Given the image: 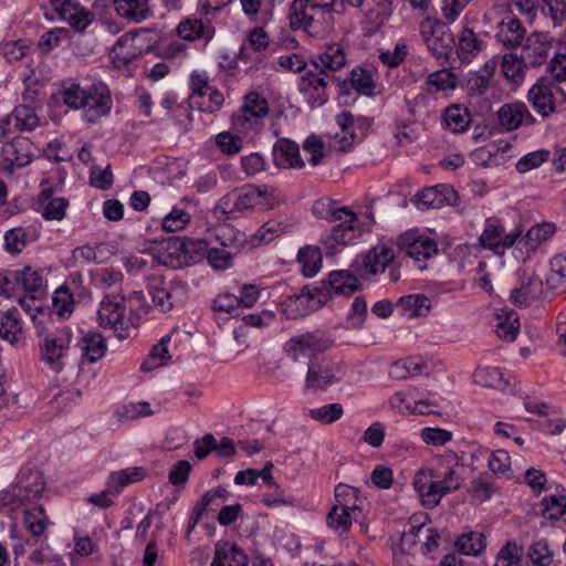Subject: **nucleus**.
Instances as JSON below:
<instances>
[{"mask_svg": "<svg viewBox=\"0 0 566 566\" xmlns=\"http://www.w3.org/2000/svg\"><path fill=\"white\" fill-rule=\"evenodd\" d=\"M463 465L454 452H448L438 460L436 469L420 468L412 481L421 504L427 509L438 506L441 499L460 489L462 478L458 471Z\"/></svg>", "mask_w": 566, "mask_h": 566, "instance_id": "f257e3e1", "label": "nucleus"}, {"mask_svg": "<svg viewBox=\"0 0 566 566\" xmlns=\"http://www.w3.org/2000/svg\"><path fill=\"white\" fill-rule=\"evenodd\" d=\"M350 0H293L290 9V24L314 38L329 34Z\"/></svg>", "mask_w": 566, "mask_h": 566, "instance_id": "f03ea898", "label": "nucleus"}, {"mask_svg": "<svg viewBox=\"0 0 566 566\" xmlns=\"http://www.w3.org/2000/svg\"><path fill=\"white\" fill-rule=\"evenodd\" d=\"M144 303L145 296L142 292L128 295L107 294L97 308L98 325L111 329L118 339L129 338L139 325L138 310Z\"/></svg>", "mask_w": 566, "mask_h": 566, "instance_id": "7ed1b4c3", "label": "nucleus"}, {"mask_svg": "<svg viewBox=\"0 0 566 566\" xmlns=\"http://www.w3.org/2000/svg\"><path fill=\"white\" fill-rule=\"evenodd\" d=\"M338 132L331 138L329 147L324 139L311 134L303 142V150L308 156L312 166H318L329 151V148L337 151H349L354 145V117L350 112L343 111L336 116Z\"/></svg>", "mask_w": 566, "mask_h": 566, "instance_id": "20e7f679", "label": "nucleus"}, {"mask_svg": "<svg viewBox=\"0 0 566 566\" xmlns=\"http://www.w3.org/2000/svg\"><path fill=\"white\" fill-rule=\"evenodd\" d=\"M214 240L221 248L216 247L211 240L207 260L211 268L221 271L231 268L233 255L239 253L248 242L242 231L229 224L216 229Z\"/></svg>", "mask_w": 566, "mask_h": 566, "instance_id": "39448f33", "label": "nucleus"}, {"mask_svg": "<svg viewBox=\"0 0 566 566\" xmlns=\"http://www.w3.org/2000/svg\"><path fill=\"white\" fill-rule=\"evenodd\" d=\"M283 201L280 190L273 186H247L240 191L227 196L224 203L231 202V211L260 210L269 211L275 209Z\"/></svg>", "mask_w": 566, "mask_h": 566, "instance_id": "423d86ee", "label": "nucleus"}, {"mask_svg": "<svg viewBox=\"0 0 566 566\" xmlns=\"http://www.w3.org/2000/svg\"><path fill=\"white\" fill-rule=\"evenodd\" d=\"M72 342L73 331L69 326L45 334L39 344L41 363L50 371L61 373L65 366Z\"/></svg>", "mask_w": 566, "mask_h": 566, "instance_id": "0eeeda50", "label": "nucleus"}, {"mask_svg": "<svg viewBox=\"0 0 566 566\" xmlns=\"http://www.w3.org/2000/svg\"><path fill=\"white\" fill-rule=\"evenodd\" d=\"M43 474L38 470L22 469L18 482L0 493L3 506H28L39 500L44 491Z\"/></svg>", "mask_w": 566, "mask_h": 566, "instance_id": "6e6552de", "label": "nucleus"}, {"mask_svg": "<svg viewBox=\"0 0 566 566\" xmlns=\"http://www.w3.org/2000/svg\"><path fill=\"white\" fill-rule=\"evenodd\" d=\"M329 293L325 282L306 285L298 294L290 296L284 304L289 318H297L317 311L328 300Z\"/></svg>", "mask_w": 566, "mask_h": 566, "instance_id": "1a4fd4ad", "label": "nucleus"}, {"mask_svg": "<svg viewBox=\"0 0 566 566\" xmlns=\"http://www.w3.org/2000/svg\"><path fill=\"white\" fill-rule=\"evenodd\" d=\"M344 375L345 367L340 359L311 361L304 379V390L312 392L325 391L340 381Z\"/></svg>", "mask_w": 566, "mask_h": 566, "instance_id": "9d476101", "label": "nucleus"}, {"mask_svg": "<svg viewBox=\"0 0 566 566\" xmlns=\"http://www.w3.org/2000/svg\"><path fill=\"white\" fill-rule=\"evenodd\" d=\"M419 32L428 50L439 60L447 57L455 43L450 28L429 17L420 21Z\"/></svg>", "mask_w": 566, "mask_h": 566, "instance_id": "9b49d317", "label": "nucleus"}, {"mask_svg": "<svg viewBox=\"0 0 566 566\" xmlns=\"http://www.w3.org/2000/svg\"><path fill=\"white\" fill-rule=\"evenodd\" d=\"M46 10L53 13L44 12L46 20H61L67 22L74 30L83 31L93 21L92 13L82 7L76 0H46Z\"/></svg>", "mask_w": 566, "mask_h": 566, "instance_id": "f8f14e48", "label": "nucleus"}, {"mask_svg": "<svg viewBox=\"0 0 566 566\" xmlns=\"http://www.w3.org/2000/svg\"><path fill=\"white\" fill-rule=\"evenodd\" d=\"M113 106L111 91L105 82L94 81L85 83L83 102V119L95 123L101 117L109 114Z\"/></svg>", "mask_w": 566, "mask_h": 566, "instance_id": "ddd939ff", "label": "nucleus"}, {"mask_svg": "<svg viewBox=\"0 0 566 566\" xmlns=\"http://www.w3.org/2000/svg\"><path fill=\"white\" fill-rule=\"evenodd\" d=\"M396 243L400 253L417 263H424L439 253L437 242L418 229L401 233Z\"/></svg>", "mask_w": 566, "mask_h": 566, "instance_id": "4468645a", "label": "nucleus"}, {"mask_svg": "<svg viewBox=\"0 0 566 566\" xmlns=\"http://www.w3.org/2000/svg\"><path fill=\"white\" fill-rule=\"evenodd\" d=\"M268 112L266 99L258 92H250L244 96L240 113L233 118V126L242 133L253 130L259 119L264 117Z\"/></svg>", "mask_w": 566, "mask_h": 566, "instance_id": "2eb2a0df", "label": "nucleus"}, {"mask_svg": "<svg viewBox=\"0 0 566 566\" xmlns=\"http://www.w3.org/2000/svg\"><path fill=\"white\" fill-rule=\"evenodd\" d=\"M353 497V486L339 483L335 488V504L327 516L329 527L339 533H344L349 530L352 524L350 512L353 510L349 504Z\"/></svg>", "mask_w": 566, "mask_h": 566, "instance_id": "dca6fc26", "label": "nucleus"}, {"mask_svg": "<svg viewBox=\"0 0 566 566\" xmlns=\"http://www.w3.org/2000/svg\"><path fill=\"white\" fill-rule=\"evenodd\" d=\"M329 347L328 339L319 334H303L292 337L283 345V352L293 361L297 363L303 358L311 357Z\"/></svg>", "mask_w": 566, "mask_h": 566, "instance_id": "f3484780", "label": "nucleus"}, {"mask_svg": "<svg viewBox=\"0 0 566 566\" xmlns=\"http://www.w3.org/2000/svg\"><path fill=\"white\" fill-rule=\"evenodd\" d=\"M459 199L454 188L447 184L424 188L418 191L412 202L420 210L438 209L444 206H454Z\"/></svg>", "mask_w": 566, "mask_h": 566, "instance_id": "a211bd4d", "label": "nucleus"}, {"mask_svg": "<svg viewBox=\"0 0 566 566\" xmlns=\"http://www.w3.org/2000/svg\"><path fill=\"white\" fill-rule=\"evenodd\" d=\"M521 234L522 230L518 228L510 233H504L502 226L488 219L479 241L483 248L493 251L495 254H503L505 250L514 245Z\"/></svg>", "mask_w": 566, "mask_h": 566, "instance_id": "6ab92c4d", "label": "nucleus"}, {"mask_svg": "<svg viewBox=\"0 0 566 566\" xmlns=\"http://www.w3.org/2000/svg\"><path fill=\"white\" fill-rule=\"evenodd\" d=\"M185 334L178 327L172 328L164 335L159 342L153 346L147 357L144 359L140 368L143 371H153L169 365L172 360L170 344H176L180 336Z\"/></svg>", "mask_w": 566, "mask_h": 566, "instance_id": "aec40b11", "label": "nucleus"}, {"mask_svg": "<svg viewBox=\"0 0 566 566\" xmlns=\"http://www.w3.org/2000/svg\"><path fill=\"white\" fill-rule=\"evenodd\" d=\"M12 277L27 295L34 300H43L48 293V284L40 269L25 265L12 271Z\"/></svg>", "mask_w": 566, "mask_h": 566, "instance_id": "412c9836", "label": "nucleus"}, {"mask_svg": "<svg viewBox=\"0 0 566 566\" xmlns=\"http://www.w3.org/2000/svg\"><path fill=\"white\" fill-rule=\"evenodd\" d=\"M151 254L158 263L165 266L178 269L186 265L181 238H169L156 243L151 248Z\"/></svg>", "mask_w": 566, "mask_h": 566, "instance_id": "4be33fe9", "label": "nucleus"}, {"mask_svg": "<svg viewBox=\"0 0 566 566\" xmlns=\"http://www.w3.org/2000/svg\"><path fill=\"white\" fill-rule=\"evenodd\" d=\"M495 36L497 42L504 48L515 49L523 44L526 36V29L510 10V12L499 22Z\"/></svg>", "mask_w": 566, "mask_h": 566, "instance_id": "5701e85b", "label": "nucleus"}, {"mask_svg": "<svg viewBox=\"0 0 566 566\" xmlns=\"http://www.w3.org/2000/svg\"><path fill=\"white\" fill-rule=\"evenodd\" d=\"M148 290L154 305L163 313L169 312L181 302L185 294L184 286L172 282L150 284Z\"/></svg>", "mask_w": 566, "mask_h": 566, "instance_id": "b1692460", "label": "nucleus"}, {"mask_svg": "<svg viewBox=\"0 0 566 566\" xmlns=\"http://www.w3.org/2000/svg\"><path fill=\"white\" fill-rule=\"evenodd\" d=\"M298 90L311 107H319L327 102L326 82L319 74L307 72L302 75Z\"/></svg>", "mask_w": 566, "mask_h": 566, "instance_id": "393cba45", "label": "nucleus"}, {"mask_svg": "<svg viewBox=\"0 0 566 566\" xmlns=\"http://www.w3.org/2000/svg\"><path fill=\"white\" fill-rule=\"evenodd\" d=\"M544 296L543 281L535 274L524 273L521 286L511 291L510 300L520 307H528L535 300H545Z\"/></svg>", "mask_w": 566, "mask_h": 566, "instance_id": "a878e982", "label": "nucleus"}, {"mask_svg": "<svg viewBox=\"0 0 566 566\" xmlns=\"http://www.w3.org/2000/svg\"><path fill=\"white\" fill-rule=\"evenodd\" d=\"M496 115L500 126L505 132L515 130L522 124L534 123V117L523 103L503 104Z\"/></svg>", "mask_w": 566, "mask_h": 566, "instance_id": "bb28decb", "label": "nucleus"}, {"mask_svg": "<svg viewBox=\"0 0 566 566\" xmlns=\"http://www.w3.org/2000/svg\"><path fill=\"white\" fill-rule=\"evenodd\" d=\"M273 161L279 168L301 169L305 163L300 154V147L296 143L282 138L276 140L273 146Z\"/></svg>", "mask_w": 566, "mask_h": 566, "instance_id": "cd10ccee", "label": "nucleus"}, {"mask_svg": "<svg viewBox=\"0 0 566 566\" xmlns=\"http://www.w3.org/2000/svg\"><path fill=\"white\" fill-rule=\"evenodd\" d=\"M549 50L551 43L547 41V38L535 32L526 39L521 57L525 62L526 67H536L546 62Z\"/></svg>", "mask_w": 566, "mask_h": 566, "instance_id": "c85d7f7f", "label": "nucleus"}, {"mask_svg": "<svg viewBox=\"0 0 566 566\" xmlns=\"http://www.w3.org/2000/svg\"><path fill=\"white\" fill-rule=\"evenodd\" d=\"M30 163L31 154L28 140L17 139L3 146L1 166L4 170L12 172L15 168L24 167Z\"/></svg>", "mask_w": 566, "mask_h": 566, "instance_id": "c756f323", "label": "nucleus"}, {"mask_svg": "<svg viewBox=\"0 0 566 566\" xmlns=\"http://www.w3.org/2000/svg\"><path fill=\"white\" fill-rule=\"evenodd\" d=\"M115 13L132 23H142L151 15L149 0H111Z\"/></svg>", "mask_w": 566, "mask_h": 566, "instance_id": "7c9ffc66", "label": "nucleus"}, {"mask_svg": "<svg viewBox=\"0 0 566 566\" xmlns=\"http://www.w3.org/2000/svg\"><path fill=\"white\" fill-rule=\"evenodd\" d=\"M137 38L132 33L123 34L111 50L109 56L115 67L122 69L140 54Z\"/></svg>", "mask_w": 566, "mask_h": 566, "instance_id": "2f4dec72", "label": "nucleus"}, {"mask_svg": "<svg viewBox=\"0 0 566 566\" xmlns=\"http://www.w3.org/2000/svg\"><path fill=\"white\" fill-rule=\"evenodd\" d=\"M385 87L379 81L378 69L374 65L356 67V94L367 97L381 95Z\"/></svg>", "mask_w": 566, "mask_h": 566, "instance_id": "473e14b6", "label": "nucleus"}, {"mask_svg": "<svg viewBox=\"0 0 566 566\" xmlns=\"http://www.w3.org/2000/svg\"><path fill=\"white\" fill-rule=\"evenodd\" d=\"M293 224L287 220L280 219H271L264 222L250 238L247 242L251 247H258L261 244H266L275 239L280 238L283 234L292 232Z\"/></svg>", "mask_w": 566, "mask_h": 566, "instance_id": "72a5a7b5", "label": "nucleus"}, {"mask_svg": "<svg viewBox=\"0 0 566 566\" xmlns=\"http://www.w3.org/2000/svg\"><path fill=\"white\" fill-rule=\"evenodd\" d=\"M528 101L544 118L556 111L555 96L548 83L538 82L528 91Z\"/></svg>", "mask_w": 566, "mask_h": 566, "instance_id": "f704fd0d", "label": "nucleus"}, {"mask_svg": "<svg viewBox=\"0 0 566 566\" xmlns=\"http://www.w3.org/2000/svg\"><path fill=\"white\" fill-rule=\"evenodd\" d=\"M245 553L234 543L219 541L214 547V557L210 566H247Z\"/></svg>", "mask_w": 566, "mask_h": 566, "instance_id": "c9c22d12", "label": "nucleus"}, {"mask_svg": "<svg viewBox=\"0 0 566 566\" xmlns=\"http://www.w3.org/2000/svg\"><path fill=\"white\" fill-rule=\"evenodd\" d=\"M190 206H195V201L184 197L179 203L174 206L171 210L163 218L161 227L166 232H177L184 230L191 220L188 211Z\"/></svg>", "mask_w": 566, "mask_h": 566, "instance_id": "e433bc0d", "label": "nucleus"}, {"mask_svg": "<svg viewBox=\"0 0 566 566\" xmlns=\"http://www.w3.org/2000/svg\"><path fill=\"white\" fill-rule=\"evenodd\" d=\"M312 212L317 218L329 222L354 220V211L350 208L343 207L329 198H321L316 200L312 207Z\"/></svg>", "mask_w": 566, "mask_h": 566, "instance_id": "4c0bfd02", "label": "nucleus"}, {"mask_svg": "<svg viewBox=\"0 0 566 566\" xmlns=\"http://www.w3.org/2000/svg\"><path fill=\"white\" fill-rule=\"evenodd\" d=\"M551 273L546 279L547 290L544 298H554L566 290V254H557L552 258Z\"/></svg>", "mask_w": 566, "mask_h": 566, "instance_id": "58836bf2", "label": "nucleus"}, {"mask_svg": "<svg viewBox=\"0 0 566 566\" xmlns=\"http://www.w3.org/2000/svg\"><path fill=\"white\" fill-rule=\"evenodd\" d=\"M296 262L305 277L316 276L323 268V255L318 247L307 244L298 249Z\"/></svg>", "mask_w": 566, "mask_h": 566, "instance_id": "ea45409f", "label": "nucleus"}, {"mask_svg": "<svg viewBox=\"0 0 566 566\" xmlns=\"http://www.w3.org/2000/svg\"><path fill=\"white\" fill-rule=\"evenodd\" d=\"M177 34L186 41H195L203 39L209 41L213 38L214 30L209 22L189 17L179 22Z\"/></svg>", "mask_w": 566, "mask_h": 566, "instance_id": "a19ab883", "label": "nucleus"}, {"mask_svg": "<svg viewBox=\"0 0 566 566\" xmlns=\"http://www.w3.org/2000/svg\"><path fill=\"white\" fill-rule=\"evenodd\" d=\"M36 206L38 212H40L45 220L61 221L65 217L69 202L66 199L53 197L50 191L44 190L39 196Z\"/></svg>", "mask_w": 566, "mask_h": 566, "instance_id": "79ce46f5", "label": "nucleus"}, {"mask_svg": "<svg viewBox=\"0 0 566 566\" xmlns=\"http://www.w3.org/2000/svg\"><path fill=\"white\" fill-rule=\"evenodd\" d=\"M146 475L147 470L144 467H129L111 472L106 484L119 495L126 486L143 481Z\"/></svg>", "mask_w": 566, "mask_h": 566, "instance_id": "37998d69", "label": "nucleus"}, {"mask_svg": "<svg viewBox=\"0 0 566 566\" xmlns=\"http://www.w3.org/2000/svg\"><path fill=\"white\" fill-rule=\"evenodd\" d=\"M394 263V251L387 244L373 247L364 259V265L370 274L382 273L387 266Z\"/></svg>", "mask_w": 566, "mask_h": 566, "instance_id": "c03bdc74", "label": "nucleus"}, {"mask_svg": "<svg viewBox=\"0 0 566 566\" xmlns=\"http://www.w3.org/2000/svg\"><path fill=\"white\" fill-rule=\"evenodd\" d=\"M455 49L459 59L469 63L472 57L482 51L483 41L478 38L472 29L465 27L458 36Z\"/></svg>", "mask_w": 566, "mask_h": 566, "instance_id": "a18cd8bd", "label": "nucleus"}, {"mask_svg": "<svg viewBox=\"0 0 566 566\" xmlns=\"http://www.w3.org/2000/svg\"><path fill=\"white\" fill-rule=\"evenodd\" d=\"M428 369V366L421 358H405L395 361L389 369V375L394 379H406L422 375Z\"/></svg>", "mask_w": 566, "mask_h": 566, "instance_id": "49530a36", "label": "nucleus"}, {"mask_svg": "<svg viewBox=\"0 0 566 566\" xmlns=\"http://www.w3.org/2000/svg\"><path fill=\"white\" fill-rule=\"evenodd\" d=\"M111 253V247L107 243H101L97 245H82L74 249L72 255L76 262L90 264V263H103L107 260Z\"/></svg>", "mask_w": 566, "mask_h": 566, "instance_id": "de8ad7c7", "label": "nucleus"}, {"mask_svg": "<svg viewBox=\"0 0 566 566\" xmlns=\"http://www.w3.org/2000/svg\"><path fill=\"white\" fill-rule=\"evenodd\" d=\"M473 378L478 385L483 387L503 390L509 386L507 379L499 367L488 366L476 368Z\"/></svg>", "mask_w": 566, "mask_h": 566, "instance_id": "09e8293b", "label": "nucleus"}, {"mask_svg": "<svg viewBox=\"0 0 566 566\" xmlns=\"http://www.w3.org/2000/svg\"><path fill=\"white\" fill-rule=\"evenodd\" d=\"M326 284L333 294L348 297L354 293V274L349 270L333 271L328 274Z\"/></svg>", "mask_w": 566, "mask_h": 566, "instance_id": "8fccbe9b", "label": "nucleus"}, {"mask_svg": "<svg viewBox=\"0 0 566 566\" xmlns=\"http://www.w3.org/2000/svg\"><path fill=\"white\" fill-rule=\"evenodd\" d=\"M335 227L333 228L328 239H321V243H323L331 252L335 253L334 245H328V240L335 243L338 247L349 245L354 240V220H343L335 222Z\"/></svg>", "mask_w": 566, "mask_h": 566, "instance_id": "3c124183", "label": "nucleus"}, {"mask_svg": "<svg viewBox=\"0 0 566 566\" xmlns=\"http://www.w3.org/2000/svg\"><path fill=\"white\" fill-rule=\"evenodd\" d=\"M398 304L410 317L426 316L431 307L429 297L423 294L401 296Z\"/></svg>", "mask_w": 566, "mask_h": 566, "instance_id": "603ef678", "label": "nucleus"}, {"mask_svg": "<svg viewBox=\"0 0 566 566\" xmlns=\"http://www.w3.org/2000/svg\"><path fill=\"white\" fill-rule=\"evenodd\" d=\"M24 525L28 531L34 535L40 536L43 534L50 524L48 516L42 506L23 507Z\"/></svg>", "mask_w": 566, "mask_h": 566, "instance_id": "864d4df0", "label": "nucleus"}, {"mask_svg": "<svg viewBox=\"0 0 566 566\" xmlns=\"http://www.w3.org/2000/svg\"><path fill=\"white\" fill-rule=\"evenodd\" d=\"M85 94V83L66 81L62 84L60 95L62 102L72 109H82Z\"/></svg>", "mask_w": 566, "mask_h": 566, "instance_id": "5fc2aeb1", "label": "nucleus"}, {"mask_svg": "<svg viewBox=\"0 0 566 566\" xmlns=\"http://www.w3.org/2000/svg\"><path fill=\"white\" fill-rule=\"evenodd\" d=\"M458 553L463 555H479L485 547V537L482 533L470 532L459 536L454 543Z\"/></svg>", "mask_w": 566, "mask_h": 566, "instance_id": "6e6d98bb", "label": "nucleus"}, {"mask_svg": "<svg viewBox=\"0 0 566 566\" xmlns=\"http://www.w3.org/2000/svg\"><path fill=\"white\" fill-rule=\"evenodd\" d=\"M470 114L467 108L459 105L448 107L443 115L446 126L453 133H462L470 125Z\"/></svg>", "mask_w": 566, "mask_h": 566, "instance_id": "4d7b16f0", "label": "nucleus"}, {"mask_svg": "<svg viewBox=\"0 0 566 566\" xmlns=\"http://www.w3.org/2000/svg\"><path fill=\"white\" fill-rule=\"evenodd\" d=\"M106 348L104 337L97 333L87 334L83 338L82 353L90 363L99 360L104 356Z\"/></svg>", "mask_w": 566, "mask_h": 566, "instance_id": "13d9d810", "label": "nucleus"}, {"mask_svg": "<svg viewBox=\"0 0 566 566\" xmlns=\"http://www.w3.org/2000/svg\"><path fill=\"white\" fill-rule=\"evenodd\" d=\"M344 415L343 406L338 402L327 403L317 408L307 410V416L323 424H331Z\"/></svg>", "mask_w": 566, "mask_h": 566, "instance_id": "bf43d9fd", "label": "nucleus"}, {"mask_svg": "<svg viewBox=\"0 0 566 566\" xmlns=\"http://www.w3.org/2000/svg\"><path fill=\"white\" fill-rule=\"evenodd\" d=\"M17 130H32L39 125V117L28 105L17 106L10 114Z\"/></svg>", "mask_w": 566, "mask_h": 566, "instance_id": "052dcab7", "label": "nucleus"}, {"mask_svg": "<svg viewBox=\"0 0 566 566\" xmlns=\"http://www.w3.org/2000/svg\"><path fill=\"white\" fill-rule=\"evenodd\" d=\"M186 265L200 262L207 258L210 239H182Z\"/></svg>", "mask_w": 566, "mask_h": 566, "instance_id": "680f3d73", "label": "nucleus"}, {"mask_svg": "<svg viewBox=\"0 0 566 566\" xmlns=\"http://www.w3.org/2000/svg\"><path fill=\"white\" fill-rule=\"evenodd\" d=\"M555 232V227L549 223H542L533 226L526 234L522 238L521 242L524 243L527 250H536L537 247L549 239Z\"/></svg>", "mask_w": 566, "mask_h": 566, "instance_id": "e2e57ef3", "label": "nucleus"}, {"mask_svg": "<svg viewBox=\"0 0 566 566\" xmlns=\"http://www.w3.org/2000/svg\"><path fill=\"white\" fill-rule=\"evenodd\" d=\"M539 11L552 20L554 27L566 22V0H539Z\"/></svg>", "mask_w": 566, "mask_h": 566, "instance_id": "0e129e2a", "label": "nucleus"}, {"mask_svg": "<svg viewBox=\"0 0 566 566\" xmlns=\"http://www.w3.org/2000/svg\"><path fill=\"white\" fill-rule=\"evenodd\" d=\"M501 67L504 76L514 83L523 80L524 69H527L521 55L515 53L505 54Z\"/></svg>", "mask_w": 566, "mask_h": 566, "instance_id": "69168bd1", "label": "nucleus"}, {"mask_svg": "<svg viewBox=\"0 0 566 566\" xmlns=\"http://www.w3.org/2000/svg\"><path fill=\"white\" fill-rule=\"evenodd\" d=\"M22 329L21 321L14 311H8L0 321V337L13 344Z\"/></svg>", "mask_w": 566, "mask_h": 566, "instance_id": "338daca9", "label": "nucleus"}, {"mask_svg": "<svg viewBox=\"0 0 566 566\" xmlns=\"http://www.w3.org/2000/svg\"><path fill=\"white\" fill-rule=\"evenodd\" d=\"M74 310V297L69 287L60 286L53 295V311L59 317H67Z\"/></svg>", "mask_w": 566, "mask_h": 566, "instance_id": "774afa93", "label": "nucleus"}]
</instances>
